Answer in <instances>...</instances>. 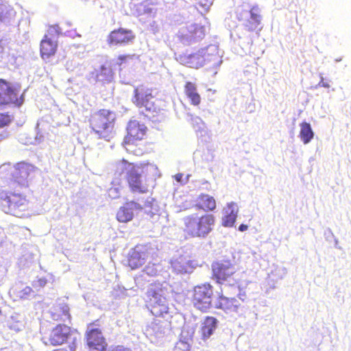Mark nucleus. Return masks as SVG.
Listing matches in <instances>:
<instances>
[{"label":"nucleus","instance_id":"1","mask_svg":"<svg viewBox=\"0 0 351 351\" xmlns=\"http://www.w3.org/2000/svg\"><path fill=\"white\" fill-rule=\"evenodd\" d=\"M158 167L149 162L134 163L123 158L114 165V177L112 185L122 187L125 180L130 192L133 194H147L149 192V179L158 173Z\"/></svg>","mask_w":351,"mask_h":351},{"label":"nucleus","instance_id":"2","mask_svg":"<svg viewBox=\"0 0 351 351\" xmlns=\"http://www.w3.org/2000/svg\"><path fill=\"white\" fill-rule=\"evenodd\" d=\"M183 232L186 239L205 238L213 230L215 217L209 213L189 215L184 218Z\"/></svg>","mask_w":351,"mask_h":351},{"label":"nucleus","instance_id":"3","mask_svg":"<svg viewBox=\"0 0 351 351\" xmlns=\"http://www.w3.org/2000/svg\"><path fill=\"white\" fill-rule=\"evenodd\" d=\"M132 102L138 108H144L152 117L158 115L165 107V101L156 99L153 94V89L144 84L135 87Z\"/></svg>","mask_w":351,"mask_h":351},{"label":"nucleus","instance_id":"4","mask_svg":"<svg viewBox=\"0 0 351 351\" xmlns=\"http://www.w3.org/2000/svg\"><path fill=\"white\" fill-rule=\"evenodd\" d=\"M211 271V278L217 284L231 287L239 286L240 284V280L237 278V270L231 260L223 259L213 262Z\"/></svg>","mask_w":351,"mask_h":351},{"label":"nucleus","instance_id":"5","mask_svg":"<svg viewBox=\"0 0 351 351\" xmlns=\"http://www.w3.org/2000/svg\"><path fill=\"white\" fill-rule=\"evenodd\" d=\"M115 120L114 112L108 109H100L90 114L89 125L99 138L107 139L112 132Z\"/></svg>","mask_w":351,"mask_h":351},{"label":"nucleus","instance_id":"6","mask_svg":"<svg viewBox=\"0 0 351 351\" xmlns=\"http://www.w3.org/2000/svg\"><path fill=\"white\" fill-rule=\"evenodd\" d=\"M0 204L2 210L8 214L23 217L29 209V201L21 194L0 193Z\"/></svg>","mask_w":351,"mask_h":351},{"label":"nucleus","instance_id":"7","mask_svg":"<svg viewBox=\"0 0 351 351\" xmlns=\"http://www.w3.org/2000/svg\"><path fill=\"white\" fill-rule=\"evenodd\" d=\"M128 134L124 138V143L128 146V150L133 152L134 154L140 156L145 152V145L140 143L141 147L134 149L137 142L141 141L146 134L147 128L136 121H130L128 125Z\"/></svg>","mask_w":351,"mask_h":351},{"label":"nucleus","instance_id":"8","mask_svg":"<svg viewBox=\"0 0 351 351\" xmlns=\"http://www.w3.org/2000/svg\"><path fill=\"white\" fill-rule=\"evenodd\" d=\"M213 296V285L209 282H204L194 287L191 300L197 309L205 313L212 306Z\"/></svg>","mask_w":351,"mask_h":351},{"label":"nucleus","instance_id":"9","mask_svg":"<svg viewBox=\"0 0 351 351\" xmlns=\"http://www.w3.org/2000/svg\"><path fill=\"white\" fill-rule=\"evenodd\" d=\"M178 60L182 65L195 69H198L208 63L215 65L218 61L217 55L209 54L204 49L190 54H181L178 57Z\"/></svg>","mask_w":351,"mask_h":351},{"label":"nucleus","instance_id":"10","mask_svg":"<svg viewBox=\"0 0 351 351\" xmlns=\"http://www.w3.org/2000/svg\"><path fill=\"white\" fill-rule=\"evenodd\" d=\"M20 89L19 85L0 79V106L13 105L20 107L24 101Z\"/></svg>","mask_w":351,"mask_h":351},{"label":"nucleus","instance_id":"11","mask_svg":"<svg viewBox=\"0 0 351 351\" xmlns=\"http://www.w3.org/2000/svg\"><path fill=\"white\" fill-rule=\"evenodd\" d=\"M61 29L58 25H50L40 43V55L41 58L49 60L54 56L57 52L58 43V40H53V36H58L61 34Z\"/></svg>","mask_w":351,"mask_h":351},{"label":"nucleus","instance_id":"12","mask_svg":"<svg viewBox=\"0 0 351 351\" xmlns=\"http://www.w3.org/2000/svg\"><path fill=\"white\" fill-rule=\"evenodd\" d=\"M71 335L72 329L70 326L59 324L43 336V341L45 345L58 346L66 343Z\"/></svg>","mask_w":351,"mask_h":351},{"label":"nucleus","instance_id":"13","mask_svg":"<svg viewBox=\"0 0 351 351\" xmlns=\"http://www.w3.org/2000/svg\"><path fill=\"white\" fill-rule=\"evenodd\" d=\"M136 35L132 29L119 27L112 30L107 36V43L110 47L132 44Z\"/></svg>","mask_w":351,"mask_h":351},{"label":"nucleus","instance_id":"14","mask_svg":"<svg viewBox=\"0 0 351 351\" xmlns=\"http://www.w3.org/2000/svg\"><path fill=\"white\" fill-rule=\"evenodd\" d=\"M34 170L35 167L29 163L25 162L16 163L11 172L10 184L16 183L20 186H27L28 178Z\"/></svg>","mask_w":351,"mask_h":351},{"label":"nucleus","instance_id":"15","mask_svg":"<svg viewBox=\"0 0 351 351\" xmlns=\"http://www.w3.org/2000/svg\"><path fill=\"white\" fill-rule=\"evenodd\" d=\"M215 307L226 313H233L238 312L241 303L235 298L226 297L221 291L217 295Z\"/></svg>","mask_w":351,"mask_h":351},{"label":"nucleus","instance_id":"16","mask_svg":"<svg viewBox=\"0 0 351 351\" xmlns=\"http://www.w3.org/2000/svg\"><path fill=\"white\" fill-rule=\"evenodd\" d=\"M86 343L90 349L96 351H104L107 346L101 331L98 328L91 329L87 332Z\"/></svg>","mask_w":351,"mask_h":351},{"label":"nucleus","instance_id":"17","mask_svg":"<svg viewBox=\"0 0 351 351\" xmlns=\"http://www.w3.org/2000/svg\"><path fill=\"white\" fill-rule=\"evenodd\" d=\"M134 208L141 210L142 206L134 201L126 202L117 210L116 215L117 219L121 223H127L130 221L134 217Z\"/></svg>","mask_w":351,"mask_h":351},{"label":"nucleus","instance_id":"18","mask_svg":"<svg viewBox=\"0 0 351 351\" xmlns=\"http://www.w3.org/2000/svg\"><path fill=\"white\" fill-rule=\"evenodd\" d=\"M50 315L51 319L56 322H66L71 319L70 308L65 303L54 304L50 310Z\"/></svg>","mask_w":351,"mask_h":351},{"label":"nucleus","instance_id":"19","mask_svg":"<svg viewBox=\"0 0 351 351\" xmlns=\"http://www.w3.org/2000/svg\"><path fill=\"white\" fill-rule=\"evenodd\" d=\"M195 207L205 212L213 211L217 207L215 199L206 193H201L197 197Z\"/></svg>","mask_w":351,"mask_h":351},{"label":"nucleus","instance_id":"20","mask_svg":"<svg viewBox=\"0 0 351 351\" xmlns=\"http://www.w3.org/2000/svg\"><path fill=\"white\" fill-rule=\"evenodd\" d=\"M184 93L191 105L198 106L201 104L202 98L194 82H186L184 84Z\"/></svg>","mask_w":351,"mask_h":351},{"label":"nucleus","instance_id":"21","mask_svg":"<svg viewBox=\"0 0 351 351\" xmlns=\"http://www.w3.org/2000/svg\"><path fill=\"white\" fill-rule=\"evenodd\" d=\"M217 319L212 316H207L204 319L200 332L204 339H208L217 328Z\"/></svg>","mask_w":351,"mask_h":351},{"label":"nucleus","instance_id":"22","mask_svg":"<svg viewBox=\"0 0 351 351\" xmlns=\"http://www.w3.org/2000/svg\"><path fill=\"white\" fill-rule=\"evenodd\" d=\"M173 269L176 273L184 274L191 269V263L184 256H180L171 262Z\"/></svg>","mask_w":351,"mask_h":351},{"label":"nucleus","instance_id":"23","mask_svg":"<svg viewBox=\"0 0 351 351\" xmlns=\"http://www.w3.org/2000/svg\"><path fill=\"white\" fill-rule=\"evenodd\" d=\"M145 261V254L144 252L134 250L129 254L128 265L132 269H135L142 266Z\"/></svg>","mask_w":351,"mask_h":351},{"label":"nucleus","instance_id":"24","mask_svg":"<svg viewBox=\"0 0 351 351\" xmlns=\"http://www.w3.org/2000/svg\"><path fill=\"white\" fill-rule=\"evenodd\" d=\"M250 18L247 21L245 26L249 31L256 29L261 21L260 10L257 7H253L250 11Z\"/></svg>","mask_w":351,"mask_h":351},{"label":"nucleus","instance_id":"25","mask_svg":"<svg viewBox=\"0 0 351 351\" xmlns=\"http://www.w3.org/2000/svg\"><path fill=\"white\" fill-rule=\"evenodd\" d=\"M162 285L159 282L152 283L147 291L146 295L149 300H154L156 302L160 301L162 295Z\"/></svg>","mask_w":351,"mask_h":351},{"label":"nucleus","instance_id":"26","mask_svg":"<svg viewBox=\"0 0 351 351\" xmlns=\"http://www.w3.org/2000/svg\"><path fill=\"white\" fill-rule=\"evenodd\" d=\"M237 213L238 210L232 203L228 204V210L222 218V226L232 227L236 221Z\"/></svg>","mask_w":351,"mask_h":351},{"label":"nucleus","instance_id":"27","mask_svg":"<svg viewBox=\"0 0 351 351\" xmlns=\"http://www.w3.org/2000/svg\"><path fill=\"white\" fill-rule=\"evenodd\" d=\"M300 131L299 136L304 144L308 143L313 138L314 133L312 130L310 123L302 122L300 124Z\"/></svg>","mask_w":351,"mask_h":351},{"label":"nucleus","instance_id":"28","mask_svg":"<svg viewBox=\"0 0 351 351\" xmlns=\"http://www.w3.org/2000/svg\"><path fill=\"white\" fill-rule=\"evenodd\" d=\"M114 72L110 66L102 65L100 66L99 71L97 74V77L100 80L110 82L112 80Z\"/></svg>","mask_w":351,"mask_h":351},{"label":"nucleus","instance_id":"29","mask_svg":"<svg viewBox=\"0 0 351 351\" xmlns=\"http://www.w3.org/2000/svg\"><path fill=\"white\" fill-rule=\"evenodd\" d=\"M189 32L194 39L202 38L205 36V27L204 25L193 24L191 26Z\"/></svg>","mask_w":351,"mask_h":351},{"label":"nucleus","instance_id":"30","mask_svg":"<svg viewBox=\"0 0 351 351\" xmlns=\"http://www.w3.org/2000/svg\"><path fill=\"white\" fill-rule=\"evenodd\" d=\"M144 271L150 276H156L158 275V271L156 268V266L154 264L153 265H147Z\"/></svg>","mask_w":351,"mask_h":351},{"label":"nucleus","instance_id":"31","mask_svg":"<svg viewBox=\"0 0 351 351\" xmlns=\"http://www.w3.org/2000/svg\"><path fill=\"white\" fill-rule=\"evenodd\" d=\"M10 122L9 115L0 113V128L7 125Z\"/></svg>","mask_w":351,"mask_h":351},{"label":"nucleus","instance_id":"32","mask_svg":"<svg viewBox=\"0 0 351 351\" xmlns=\"http://www.w3.org/2000/svg\"><path fill=\"white\" fill-rule=\"evenodd\" d=\"M134 57V55H130V54H123V55H119L117 57L118 60V64L121 66L123 63L126 62L128 60L132 59Z\"/></svg>","mask_w":351,"mask_h":351},{"label":"nucleus","instance_id":"33","mask_svg":"<svg viewBox=\"0 0 351 351\" xmlns=\"http://www.w3.org/2000/svg\"><path fill=\"white\" fill-rule=\"evenodd\" d=\"M204 1L205 2L199 1L198 5L204 12H208L213 4V2L209 0H204Z\"/></svg>","mask_w":351,"mask_h":351},{"label":"nucleus","instance_id":"34","mask_svg":"<svg viewBox=\"0 0 351 351\" xmlns=\"http://www.w3.org/2000/svg\"><path fill=\"white\" fill-rule=\"evenodd\" d=\"M47 280L45 278H39L34 284L35 287H43L46 285Z\"/></svg>","mask_w":351,"mask_h":351},{"label":"nucleus","instance_id":"35","mask_svg":"<svg viewBox=\"0 0 351 351\" xmlns=\"http://www.w3.org/2000/svg\"><path fill=\"white\" fill-rule=\"evenodd\" d=\"M108 351H131L130 349L123 347V346H117L111 348Z\"/></svg>","mask_w":351,"mask_h":351},{"label":"nucleus","instance_id":"36","mask_svg":"<svg viewBox=\"0 0 351 351\" xmlns=\"http://www.w3.org/2000/svg\"><path fill=\"white\" fill-rule=\"evenodd\" d=\"M22 296H28L33 293V290L29 287H26L22 290Z\"/></svg>","mask_w":351,"mask_h":351},{"label":"nucleus","instance_id":"37","mask_svg":"<svg viewBox=\"0 0 351 351\" xmlns=\"http://www.w3.org/2000/svg\"><path fill=\"white\" fill-rule=\"evenodd\" d=\"M319 84L321 86H323V87H325V88H329L330 87V84L326 82H324V79L322 78L320 82H319Z\"/></svg>","mask_w":351,"mask_h":351},{"label":"nucleus","instance_id":"38","mask_svg":"<svg viewBox=\"0 0 351 351\" xmlns=\"http://www.w3.org/2000/svg\"><path fill=\"white\" fill-rule=\"evenodd\" d=\"M247 228H248V226L247 225H245V224H241L239 227V230L240 231H241V232L247 230Z\"/></svg>","mask_w":351,"mask_h":351},{"label":"nucleus","instance_id":"39","mask_svg":"<svg viewBox=\"0 0 351 351\" xmlns=\"http://www.w3.org/2000/svg\"><path fill=\"white\" fill-rule=\"evenodd\" d=\"M53 351H68V350L65 348H58V349L53 350Z\"/></svg>","mask_w":351,"mask_h":351}]
</instances>
